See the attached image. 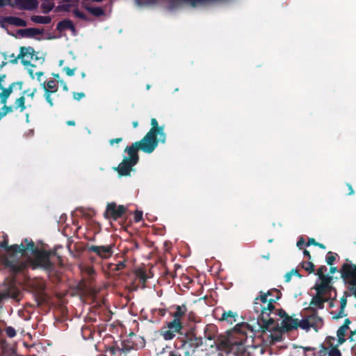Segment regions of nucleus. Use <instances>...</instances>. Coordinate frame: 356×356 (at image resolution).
Returning <instances> with one entry per match:
<instances>
[{"mask_svg": "<svg viewBox=\"0 0 356 356\" xmlns=\"http://www.w3.org/2000/svg\"><path fill=\"white\" fill-rule=\"evenodd\" d=\"M335 260V255L332 254L331 252H329L327 257H326V262L329 265H332Z\"/></svg>", "mask_w": 356, "mask_h": 356, "instance_id": "39", "label": "nucleus"}, {"mask_svg": "<svg viewBox=\"0 0 356 356\" xmlns=\"http://www.w3.org/2000/svg\"><path fill=\"white\" fill-rule=\"evenodd\" d=\"M118 351H119V350L115 349L114 348H110L107 350V353H110L111 355V356H112L113 355H115Z\"/></svg>", "mask_w": 356, "mask_h": 356, "instance_id": "51", "label": "nucleus"}, {"mask_svg": "<svg viewBox=\"0 0 356 356\" xmlns=\"http://www.w3.org/2000/svg\"><path fill=\"white\" fill-rule=\"evenodd\" d=\"M346 305V300L342 298L340 302L339 309L338 311L332 310L330 312L332 318L339 319L346 316L344 309Z\"/></svg>", "mask_w": 356, "mask_h": 356, "instance_id": "25", "label": "nucleus"}, {"mask_svg": "<svg viewBox=\"0 0 356 356\" xmlns=\"http://www.w3.org/2000/svg\"><path fill=\"white\" fill-rule=\"evenodd\" d=\"M17 58H21V63L24 66L35 67V65L31 64L32 60H39L36 51L32 47H20L19 54Z\"/></svg>", "mask_w": 356, "mask_h": 356, "instance_id": "9", "label": "nucleus"}, {"mask_svg": "<svg viewBox=\"0 0 356 356\" xmlns=\"http://www.w3.org/2000/svg\"><path fill=\"white\" fill-rule=\"evenodd\" d=\"M305 243V241L303 240L302 238H300L298 241L297 242V246L299 248H302V246L303 245V244Z\"/></svg>", "mask_w": 356, "mask_h": 356, "instance_id": "53", "label": "nucleus"}, {"mask_svg": "<svg viewBox=\"0 0 356 356\" xmlns=\"http://www.w3.org/2000/svg\"><path fill=\"white\" fill-rule=\"evenodd\" d=\"M329 299H327L326 297H324L316 293V296L312 298L310 302V308L312 309L322 308L324 302L327 301Z\"/></svg>", "mask_w": 356, "mask_h": 356, "instance_id": "23", "label": "nucleus"}, {"mask_svg": "<svg viewBox=\"0 0 356 356\" xmlns=\"http://www.w3.org/2000/svg\"><path fill=\"white\" fill-rule=\"evenodd\" d=\"M304 254L306 255L307 257H308L309 258H310V254L309 252V251L307 250H304Z\"/></svg>", "mask_w": 356, "mask_h": 356, "instance_id": "63", "label": "nucleus"}, {"mask_svg": "<svg viewBox=\"0 0 356 356\" xmlns=\"http://www.w3.org/2000/svg\"><path fill=\"white\" fill-rule=\"evenodd\" d=\"M35 74L38 76V79H39L40 77L44 74V73L42 72H38Z\"/></svg>", "mask_w": 356, "mask_h": 356, "instance_id": "61", "label": "nucleus"}, {"mask_svg": "<svg viewBox=\"0 0 356 356\" xmlns=\"http://www.w3.org/2000/svg\"><path fill=\"white\" fill-rule=\"evenodd\" d=\"M31 20L34 23L47 24L51 22V18L49 16L32 15Z\"/></svg>", "mask_w": 356, "mask_h": 356, "instance_id": "27", "label": "nucleus"}, {"mask_svg": "<svg viewBox=\"0 0 356 356\" xmlns=\"http://www.w3.org/2000/svg\"><path fill=\"white\" fill-rule=\"evenodd\" d=\"M49 255V252L35 250L33 242L26 238L20 245L7 247L5 263L13 270L19 271L25 266V264L23 261H16V259L24 257H29L34 268H49L51 266Z\"/></svg>", "mask_w": 356, "mask_h": 356, "instance_id": "2", "label": "nucleus"}, {"mask_svg": "<svg viewBox=\"0 0 356 356\" xmlns=\"http://www.w3.org/2000/svg\"><path fill=\"white\" fill-rule=\"evenodd\" d=\"M186 312V308L185 306H177L176 307V311L173 314L174 319L181 321V318L185 314Z\"/></svg>", "mask_w": 356, "mask_h": 356, "instance_id": "30", "label": "nucleus"}, {"mask_svg": "<svg viewBox=\"0 0 356 356\" xmlns=\"http://www.w3.org/2000/svg\"><path fill=\"white\" fill-rule=\"evenodd\" d=\"M3 106L1 108V110H3V113L7 115L8 114L13 113L15 111L13 105H6V104H3Z\"/></svg>", "mask_w": 356, "mask_h": 356, "instance_id": "35", "label": "nucleus"}, {"mask_svg": "<svg viewBox=\"0 0 356 356\" xmlns=\"http://www.w3.org/2000/svg\"><path fill=\"white\" fill-rule=\"evenodd\" d=\"M336 339L333 337H328L325 340V348L328 356H341V353L337 347V342L335 343Z\"/></svg>", "mask_w": 356, "mask_h": 356, "instance_id": "14", "label": "nucleus"}, {"mask_svg": "<svg viewBox=\"0 0 356 356\" xmlns=\"http://www.w3.org/2000/svg\"><path fill=\"white\" fill-rule=\"evenodd\" d=\"M132 212L129 210L127 206L117 204L115 202H108L106 204V209L104 212V217L105 219L111 221H116L120 218L126 216V220L128 216L131 215Z\"/></svg>", "mask_w": 356, "mask_h": 356, "instance_id": "4", "label": "nucleus"}, {"mask_svg": "<svg viewBox=\"0 0 356 356\" xmlns=\"http://www.w3.org/2000/svg\"><path fill=\"white\" fill-rule=\"evenodd\" d=\"M316 245L317 243L315 241V240L314 238H310L307 243V245Z\"/></svg>", "mask_w": 356, "mask_h": 356, "instance_id": "54", "label": "nucleus"}, {"mask_svg": "<svg viewBox=\"0 0 356 356\" xmlns=\"http://www.w3.org/2000/svg\"><path fill=\"white\" fill-rule=\"evenodd\" d=\"M304 349V356H312V353H315L314 349L311 348H303Z\"/></svg>", "mask_w": 356, "mask_h": 356, "instance_id": "46", "label": "nucleus"}, {"mask_svg": "<svg viewBox=\"0 0 356 356\" xmlns=\"http://www.w3.org/2000/svg\"><path fill=\"white\" fill-rule=\"evenodd\" d=\"M6 334L10 337H13L15 336L16 334V332L15 330L13 328V327H8L6 328Z\"/></svg>", "mask_w": 356, "mask_h": 356, "instance_id": "42", "label": "nucleus"}, {"mask_svg": "<svg viewBox=\"0 0 356 356\" xmlns=\"http://www.w3.org/2000/svg\"><path fill=\"white\" fill-rule=\"evenodd\" d=\"M75 214L77 216L82 217L84 220H90L95 215V212L92 209L79 208L75 211Z\"/></svg>", "mask_w": 356, "mask_h": 356, "instance_id": "21", "label": "nucleus"}, {"mask_svg": "<svg viewBox=\"0 0 356 356\" xmlns=\"http://www.w3.org/2000/svg\"><path fill=\"white\" fill-rule=\"evenodd\" d=\"M323 324V319L315 314L300 321V327L305 330L314 328L317 331L318 329L322 327Z\"/></svg>", "mask_w": 356, "mask_h": 356, "instance_id": "10", "label": "nucleus"}, {"mask_svg": "<svg viewBox=\"0 0 356 356\" xmlns=\"http://www.w3.org/2000/svg\"><path fill=\"white\" fill-rule=\"evenodd\" d=\"M73 14L74 15L75 17H76L79 19H81L83 20L88 19L87 15L84 13L80 11L79 9H74L73 10Z\"/></svg>", "mask_w": 356, "mask_h": 356, "instance_id": "36", "label": "nucleus"}, {"mask_svg": "<svg viewBox=\"0 0 356 356\" xmlns=\"http://www.w3.org/2000/svg\"><path fill=\"white\" fill-rule=\"evenodd\" d=\"M167 327L173 330L175 332L177 333L181 329L182 325L181 321L174 319L172 321L168 324Z\"/></svg>", "mask_w": 356, "mask_h": 356, "instance_id": "31", "label": "nucleus"}, {"mask_svg": "<svg viewBox=\"0 0 356 356\" xmlns=\"http://www.w3.org/2000/svg\"><path fill=\"white\" fill-rule=\"evenodd\" d=\"M86 9L95 17H100L104 14V11L101 7H87Z\"/></svg>", "mask_w": 356, "mask_h": 356, "instance_id": "32", "label": "nucleus"}, {"mask_svg": "<svg viewBox=\"0 0 356 356\" xmlns=\"http://www.w3.org/2000/svg\"><path fill=\"white\" fill-rule=\"evenodd\" d=\"M350 323V321H349V319H346L344 324L342 326H341L337 330V345H341L346 341L345 335L346 332L348 329Z\"/></svg>", "mask_w": 356, "mask_h": 356, "instance_id": "20", "label": "nucleus"}, {"mask_svg": "<svg viewBox=\"0 0 356 356\" xmlns=\"http://www.w3.org/2000/svg\"><path fill=\"white\" fill-rule=\"evenodd\" d=\"M347 186L348 188V195H353L355 192H354V190H353L351 184H347Z\"/></svg>", "mask_w": 356, "mask_h": 356, "instance_id": "52", "label": "nucleus"}, {"mask_svg": "<svg viewBox=\"0 0 356 356\" xmlns=\"http://www.w3.org/2000/svg\"><path fill=\"white\" fill-rule=\"evenodd\" d=\"M90 250L96 252L102 258H108L111 256L113 251L112 247L108 246H92Z\"/></svg>", "mask_w": 356, "mask_h": 356, "instance_id": "18", "label": "nucleus"}, {"mask_svg": "<svg viewBox=\"0 0 356 356\" xmlns=\"http://www.w3.org/2000/svg\"><path fill=\"white\" fill-rule=\"evenodd\" d=\"M7 245H8V241H7L6 238H4L3 241L1 242V243H0V246L2 248L7 247Z\"/></svg>", "mask_w": 356, "mask_h": 356, "instance_id": "55", "label": "nucleus"}, {"mask_svg": "<svg viewBox=\"0 0 356 356\" xmlns=\"http://www.w3.org/2000/svg\"><path fill=\"white\" fill-rule=\"evenodd\" d=\"M71 5L68 3H61L60 5H58L56 8V12H70V8H71Z\"/></svg>", "mask_w": 356, "mask_h": 356, "instance_id": "33", "label": "nucleus"}, {"mask_svg": "<svg viewBox=\"0 0 356 356\" xmlns=\"http://www.w3.org/2000/svg\"><path fill=\"white\" fill-rule=\"evenodd\" d=\"M28 72H29V74L30 76L33 79L35 76H34V74H33V70H31V69H29V70H28Z\"/></svg>", "mask_w": 356, "mask_h": 356, "instance_id": "58", "label": "nucleus"}, {"mask_svg": "<svg viewBox=\"0 0 356 356\" xmlns=\"http://www.w3.org/2000/svg\"><path fill=\"white\" fill-rule=\"evenodd\" d=\"M1 22V23H6L15 26H26L27 25L24 19L15 16L3 17Z\"/></svg>", "mask_w": 356, "mask_h": 356, "instance_id": "17", "label": "nucleus"}, {"mask_svg": "<svg viewBox=\"0 0 356 356\" xmlns=\"http://www.w3.org/2000/svg\"><path fill=\"white\" fill-rule=\"evenodd\" d=\"M214 327L212 325L207 326L204 330V339H205L203 343L204 347L202 350L208 352V354H213L218 350V346L214 339Z\"/></svg>", "mask_w": 356, "mask_h": 356, "instance_id": "7", "label": "nucleus"}, {"mask_svg": "<svg viewBox=\"0 0 356 356\" xmlns=\"http://www.w3.org/2000/svg\"><path fill=\"white\" fill-rule=\"evenodd\" d=\"M7 64V62L3 61L1 64L0 65V70L3 67Z\"/></svg>", "mask_w": 356, "mask_h": 356, "instance_id": "64", "label": "nucleus"}, {"mask_svg": "<svg viewBox=\"0 0 356 356\" xmlns=\"http://www.w3.org/2000/svg\"><path fill=\"white\" fill-rule=\"evenodd\" d=\"M176 332L170 329L168 327H163L161 330V334L165 340H170L175 336Z\"/></svg>", "mask_w": 356, "mask_h": 356, "instance_id": "28", "label": "nucleus"}, {"mask_svg": "<svg viewBox=\"0 0 356 356\" xmlns=\"http://www.w3.org/2000/svg\"><path fill=\"white\" fill-rule=\"evenodd\" d=\"M41 86L44 90V97L46 101L50 106H53L54 102L51 96L52 94L56 93L58 91V87L56 81L51 79L47 82H43L41 83Z\"/></svg>", "mask_w": 356, "mask_h": 356, "instance_id": "11", "label": "nucleus"}, {"mask_svg": "<svg viewBox=\"0 0 356 356\" xmlns=\"http://www.w3.org/2000/svg\"><path fill=\"white\" fill-rule=\"evenodd\" d=\"M41 8L43 13L47 14L49 13L54 7V3L53 0H42Z\"/></svg>", "mask_w": 356, "mask_h": 356, "instance_id": "29", "label": "nucleus"}, {"mask_svg": "<svg viewBox=\"0 0 356 356\" xmlns=\"http://www.w3.org/2000/svg\"><path fill=\"white\" fill-rule=\"evenodd\" d=\"M16 7L25 10H33L38 8V0H14Z\"/></svg>", "mask_w": 356, "mask_h": 356, "instance_id": "15", "label": "nucleus"}, {"mask_svg": "<svg viewBox=\"0 0 356 356\" xmlns=\"http://www.w3.org/2000/svg\"><path fill=\"white\" fill-rule=\"evenodd\" d=\"M348 289L350 293L356 297V282L352 284H350L348 286Z\"/></svg>", "mask_w": 356, "mask_h": 356, "instance_id": "41", "label": "nucleus"}, {"mask_svg": "<svg viewBox=\"0 0 356 356\" xmlns=\"http://www.w3.org/2000/svg\"><path fill=\"white\" fill-rule=\"evenodd\" d=\"M342 277L348 284L356 282V266L346 263L342 267Z\"/></svg>", "mask_w": 356, "mask_h": 356, "instance_id": "13", "label": "nucleus"}, {"mask_svg": "<svg viewBox=\"0 0 356 356\" xmlns=\"http://www.w3.org/2000/svg\"><path fill=\"white\" fill-rule=\"evenodd\" d=\"M60 221L65 222L67 220V215L66 214H62L60 217Z\"/></svg>", "mask_w": 356, "mask_h": 356, "instance_id": "57", "label": "nucleus"}, {"mask_svg": "<svg viewBox=\"0 0 356 356\" xmlns=\"http://www.w3.org/2000/svg\"><path fill=\"white\" fill-rule=\"evenodd\" d=\"M327 355V350L325 348V342H324L323 344L321 346V349L319 351L312 353V356H325Z\"/></svg>", "mask_w": 356, "mask_h": 356, "instance_id": "34", "label": "nucleus"}, {"mask_svg": "<svg viewBox=\"0 0 356 356\" xmlns=\"http://www.w3.org/2000/svg\"><path fill=\"white\" fill-rule=\"evenodd\" d=\"M326 271L325 266H321L318 269L317 275H318V280H321L323 278H327L328 277L324 275V273Z\"/></svg>", "mask_w": 356, "mask_h": 356, "instance_id": "38", "label": "nucleus"}, {"mask_svg": "<svg viewBox=\"0 0 356 356\" xmlns=\"http://www.w3.org/2000/svg\"><path fill=\"white\" fill-rule=\"evenodd\" d=\"M37 92V89L34 88L32 91L30 92V90L26 93L27 96L31 97V99H33L35 95Z\"/></svg>", "mask_w": 356, "mask_h": 356, "instance_id": "49", "label": "nucleus"}, {"mask_svg": "<svg viewBox=\"0 0 356 356\" xmlns=\"http://www.w3.org/2000/svg\"><path fill=\"white\" fill-rule=\"evenodd\" d=\"M136 164L137 163L124 158L118 167L114 168V170L118 172L120 177H127L130 175L131 172L134 170V167Z\"/></svg>", "mask_w": 356, "mask_h": 356, "instance_id": "12", "label": "nucleus"}, {"mask_svg": "<svg viewBox=\"0 0 356 356\" xmlns=\"http://www.w3.org/2000/svg\"><path fill=\"white\" fill-rule=\"evenodd\" d=\"M73 97L76 100H81L82 98L85 97V93L83 92H74Z\"/></svg>", "mask_w": 356, "mask_h": 356, "instance_id": "45", "label": "nucleus"}, {"mask_svg": "<svg viewBox=\"0 0 356 356\" xmlns=\"http://www.w3.org/2000/svg\"><path fill=\"white\" fill-rule=\"evenodd\" d=\"M6 77V75L5 74H0V79H1V83L3 81V80L5 79Z\"/></svg>", "mask_w": 356, "mask_h": 356, "instance_id": "60", "label": "nucleus"}, {"mask_svg": "<svg viewBox=\"0 0 356 356\" xmlns=\"http://www.w3.org/2000/svg\"><path fill=\"white\" fill-rule=\"evenodd\" d=\"M151 129L143 137L147 141L157 147L159 142L164 143L166 140V134L164 132V126H159L156 118L151 119Z\"/></svg>", "mask_w": 356, "mask_h": 356, "instance_id": "5", "label": "nucleus"}, {"mask_svg": "<svg viewBox=\"0 0 356 356\" xmlns=\"http://www.w3.org/2000/svg\"><path fill=\"white\" fill-rule=\"evenodd\" d=\"M56 29L59 32H63L65 30H70L73 33L76 32V28L74 23L69 19H65L59 22L57 24Z\"/></svg>", "mask_w": 356, "mask_h": 356, "instance_id": "19", "label": "nucleus"}, {"mask_svg": "<svg viewBox=\"0 0 356 356\" xmlns=\"http://www.w3.org/2000/svg\"><path fill=\"white\" fill-rule=\"evenodd\" d=\"M66 124L68 126H74L75 125V122L74 120H68V121H67Z\"/></svg>", "mask_w": 356, "mask_h": 356, "instance_id": "56", "label": "nucleus"}, {"mask_svg": "<svg viewBox=\"0 0 356 356\" xmlns=\"http://www.w3.org/2000/svg\"><path fill=\"white\" fill-rule=\"evenodd\" d=\"M132 124H133L134 128H136L138 126V121H134L132 122Z\"/></svg>", "mask_w": 356, "mask_h": 356, "instance_id": "62", "label": "nucleus"}, {"mask_svg": "<svg viewBox=\"0 0 356 356\" xmlns=\"http://www.w3.org/2000/svg\"><path fill=\"white\" fill-rule=\"evenodd\" d=\"M279 298L280 292L276 289L261 294L256 299L263 304L260 305L261 319L238 324L228 332L227 339L222 342L224 348L237 356H246L248 353L244 343L248 336L252 337L255 332L262 330L266 337H270L271 341L275 342L281 339L283 332L300 327V321L287 316L284 312L280 311L278 314L272 312L273 302ZM259 304L255 302V305Z\"/></svg>", "mask_w": 356, "mask_h": 356, "instance_id": "1", "label": "nucleus"}, {"mask_svg": "<svg viewBox=\"0 0 356 356\" xmlns=\"http://www.w3.org/2000/svg\"><path fill=\"white\" fill-rule=\"evenodd\" d=\"M122 140V138H112L109 140V144L113 145L114 143H119Z\"/></svg>", "mask_w": 356, "mask_h": 356, "instance_id": "48", "label": "nucleus"}, {"mask_svg": "<svg viewBox=\"0 0 356 356\" xmlns=\"http://www.w3.org/2000/svg\"><path fill=\"white\" fill-rule=\"evenodd\" d=\"M63 70L65 71L66 74L67 76H72L74 74V71L76 70V68L71 69L69 67H65Z\"/></svg>", "mask_w": 356, "mask_h": 356, "instance_id": "43", "label": "nucleus"}, {"mask_svg": "<svg viewBox=\"0 0 356 356\" xmlns=\"http://www.w3.org/2000/svg\"><path fill=\"white\" fill-rule=\"evenodd\" d=\"M330 277L318 280L315 286L316 293L326 297L327 299L336 296V292L330 284Z\"/></svg>", "mask_w": 356, "mask_h": 356, "instance_id": "8", "label": "nucleus"}, {"mask_svg": "<svg viewBox=\"0 0 356 356\" xmlns=\"http://www.w3.org/2000/svg\"><path fill=\"white\" fill-rule=\"evenodd\" d=\"M302 267L309 272H312L314 270V265L311 262H305L303 263Z\"/></svg>", "mask_w": 356, "mask_h": 356, "instance_id": "40", "label": "nucleus"}, {"mask_svg": "<svg viewBox=\"0 0 356 356\" xmlns=\"http://www.w3.org/2000/svg\"><path fill=\"white\" fill-rule=\"evenodd\" d=\"M14 87L15 83H10L8 88H4L2 85V88H0L2 90L0 92V102L1 104H6L8 97L13 92Z\"/></svg>", "mask_w": 356, "mask_h": 356, "instance_id": "22", "label": "nucleus"}, {"mask_svg": "<svg viewBox=\"0 0 356 356\" xmlns=\"http://www.w3.org/2000/svg\"><path fill=\"white\" fill-rule=\"evenodd\" d=\"M9 57L10 58V63L12 64H17L18 63V60L21 59V58H17L15 54H11Z\"/></svg>", "mask_w": 356, "mask_h": 356, "instance_id": "44", "label": "nucleus"}, {"mask_svg": "<svg viewBox=\"0 0 356 356\" xmlns=\"http://www.w3.org/2000/svg\"><path fill=\"white\" fill-rule=\"evenodd\" d=\"M203 345L202 337H197L193 334L186 336L182 343V349L186 356H192L197 348Z\"/></svg>", "mask_w": 356, "mask_h": 356, "instance_id": "6", "label": "nucleus"}, {"mask_svg": "<svg viewBox=\"0 0 356 356\" xmlns=\"http://www.w3.org/2000/svg\"><path fill=\"white\" fill-rule=\"evenodd\" d=\"M134 214V220L136 221V222H138L141 220H143V213L142 211L136 210Z\"/></svg>", "mask_w": 356, "mask_h": 356, "instance_id": "37", "label": "nucleus"}, {"mask_svg": "<svg viewBox=\"0 0 356 356\" xmlns=\"http://www.w3.org/2000/svg\"><path fill=\"white\" fill-rule=\"evenodd\" d=\"M44 29H39L37 28H28L25 29H19L17 33L22 38H31L38 35H42Z\"/></svg>", "mask_w": 356, "mask_h": 356, "instance_id": "16", "label": "nucleus"}, {"mask_svg": "<svg viewBox=\"0 0 356 356\" xmlns=\"http://www.w3.org/2000/svg\"><path fill=\"white\" fill-rule=\"evenodd\" d=\"M12 83H15V86H17L19 90H22V86H23V84H24L23 81H16V82H13Z\"/></svg>", "mask_w": 356, "mask_h": 356, "instance_id": "50", "label": "nucleus"}, {"mask_svg": "<svg viewBox=\"0 0 356 356\" xmlns=\"http://www.w3.org/2000/svg\"><path fill=\"white\" fill-rule=\"evenodd\" d=\"M145 217H146V219L150 222H153V221H155L157 220V218L155 216H154L153 214H151L149 213H147L145 215Z\"/></svg>", "mask_w": 356, "mask_h": 356, "instance_id": "47", "label": "nucleus"}, {"mask_svg": "<svg viewBox=\"0 0 356 356\" xmlns=\"http://www.w3.org/2000/svg\"><path fill=\"white\" fill-rule=\"evenodd\" d=\"M156 148L155 146L143 138L140 140L132 143L130 146L126 147L124 152L127 153L128 156L124 158L138 163L139 161L138 150H141L147 154H151Z\"/></svg>", "mask_w": 356, "mask_h": 356, "instance_id": "3", "label": "nucleus"}, {"mask_svg": "<svg viewBox=\"0 0 356 356\" xmlns=\"http://www.w3.org/2000/svg\"><path fill=\"white\" fill-rule=\"evenodd\" d=\"M237 314L232 311L225 312L222 313L220 320L225 321L229 324H233L236 322Z\"/></svg>", "mask_w": 356, "mask_h": 356, "instance_id": "26", "label": "nucleus"}, {"mask_svg": "<svg viewBox=\"0 0 356 356\" xmlns=\"http://www.w3.org/2000/svg\"><path fill=\"white\" fill-rule=\"evenodd\" d=\"M29 91V90H24L22 92V95L19 97V98H17L15 101V103L13 104L14 108L15 111L19 110V112H23L26 108V104H25V97L24 95L26 93H27Z\"/></svg>", "mask_w": 356, "mask_h": 356, "instance_id": "24", "label": "nucleus"}, {"mask_svg": "<svg viewBox=\"0 0 356 356\" xmlns=\"http://www.w3.org/2000/svg\"><path fill=\"white\" fill-rule=\"evenodd\" d=\"M6 115L3 113V110H1V108H0V120L3 118L5 117Z\"/></svg>", "mask_w": 356, "mask_h": 356, "instance_id": "59", "label": "nucleus"}]
</instances>
